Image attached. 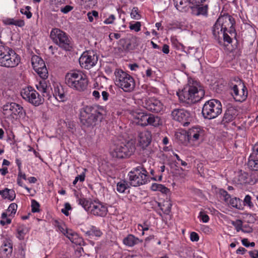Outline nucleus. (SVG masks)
<instances>
[{
    "mask_svg": "<svg viewBox=\"0 0 258 258\" xmlns=\"http://www.w3.org/2000/svg\"><path fill=\"white\" fill-rule=\"evenodd\" d=\"M123 242L125 245L132 247L139 242H142L143 240L139 239L132 234H129L123 239Z\"/></svg>",
    "mask_w": 258,
    "mask_h": 258,
    "instance_id": "obj_27",
    "label": "nucleus"
},
{
    "mask_svg": "<svg viewBox=\"0 0 258 258\" xmlns=\"http://www.w3.org/2000/svg\"><path fill=\"white\" fill-rule=\"evenodd\" d=\"M142 105L147 110L158 113L163 110V104L155 97H145L142 100Z\"/></svg>",
    "mask_w": 258,
    "mask_h": 258,
    "instance_id": "obj_16",
    "label": "nucleus"
},
{
    "mask_svg": "<svg viewBox=\"0 0 258 258\" xmlns=\"http://www.w3.org/2000/svg\"><path fill=\"white\" fill-rule=\"evenodd\" d=\"M162 124V121L160 117L148 113L147 125H150L154 127H158Z\"/></svg>",
    "mask_w": 258,
    "mask_h": 258,
    "instance_id": "obj_24",
    "label": "nucleus"
},
{
    "mask_svg": "<svg viewBox=\"0 0 258 258\" xmlns=\"http://www.w3.org/2000/svg\"><path fill=\"white\" fill-rule=\"evenodd\" d=\"M141 24L140 22H136L134 24L130 23V29L135 30L136 32H139L141 30Z\"/></svg>",
    "mask_w": 258,
    "mask_h": 258,
    "instance_id": "obj_47",
    "label": "nucleus"
},
{
    "mask_svg": "<svg viewBox=\"0 0 258 258\" xmlns=\"http://www.w3.org/2000/svg\"><path fill=\"white\" fill-rule=\"evenodd\" d=\"M3 113L5 117H9L10 116H14L16 117H24L26 115V112L23 107L20 105L15 103H7L3 107Z\"/></svg>",
    "mask_w": 258,
    "mask_h": 258,
    "instance_id": "obj_12",
    "label": "nucleus"
},
{
    "mask_svg": "<svg viewBox=\"0 0 258 258\" xmlns=\"http://www.w3.org/2000/svg\"><path fill=\"white\" fill-rule=\"evenodd\" d=\"M187 132L190 141H196L202 139L205 135L204 130L200 126H193Z\"/></svg>",
    "mask_w": 258,
    "mask_h": 258,
    "instance_id": "obj_20",
    "label": "nucleus"
},
{
    "mask_svg": "<svg viewBox=\"0 0 258 258\" xmlns=\"http://www.w3.org/2000/svg\"><path fill=\"white\" fill-rule=\"evenodd\" d=\"M19 252L20 255L22 257H24L25 256V248L22 245H20L19 246Z\"/></svg>",
    "mask_w": 258,
    "mask_h": 258,
    "instance_id": "obj_60",
    "label": "nucleus"
},
{
    "mask_svg": "<svg viewBox=\"0 0 258 258\" xmlns=\"http://www.w3.org/2000/svg\"><path fill=\"white\" fill-rule=\"evenodd\" d=\"M18 208V205L17 204L15 203H11L7 211L8 212H11V214L9 215L10 216L14 217L15 214H16V212L17 211V209Z\"/></svg>",
    "mask_w": 258,
    "mask_h": 258,
    "instance_id": "obj_43",
    "label": "nucleus"
},
{
    "mask_svg": "<svg viewBox=\"0 0 258 258\" xmlns=\"http://www.w3.org/2000/svg\"><path fill=\"white\" fill-rule=\"evenodd\" d=\"M66 236L72 242H74V237L77 236V234L72 232H69L68 230L66 231Z\"/></svg>",
    "mask_w": 258,
    "mask_h": 258,
    "instance_id": "obj_51",
    "label": "nucleus"
},
{
    "mask_svg": "<svg viewBox=\"0 0 258 258\" xmlns=\"http://www.w3.org/2000/svg\"><path fill=\"white\" fill-rule=\"evenodd\" d=\"M224 28H222V26L218 21L217 20L215 23L212 27V34L215 39L218 41L220 44H222V41L220 37V34H223Z\"/></svg>",
    "mask_w": 258,
    "mask_h": 258,
    "instance_id": "obj_23",
    "label": "nucleus"
},
{
    "mask_svg": "<svg viewBox=\"0 0 258 258\" xmlns=\"http://www.w3.org/2000/svg\"><path fill=\"white\" fill-rule=\"evenodd\" d=\"M251 200L252 198L251 196L249 195H246L243 201V206H247L250 209L253 208L254 207V205Z\"/></svg>",
    "mask_w": 258,
    "mask_h": 258,
    "instance_id": "obj_42",
    "label": "nucleus"
},
{
    "mask_svg": "<svg viewBox=\"0 0 258 258\" xmlns=\"http://www.w3.org/2000/svg\"><path fill=\"white\" fill-rule=\"evenodd\" d=\"M227 31H224L223 33V38L224 42H227L228 44H230L232 41V37L231 35L228 34Z\"/></svg>",
    "mask_w": 258,
    "mask_h": 258,
    "instance_id": "obj_46",
    "label": "nucleus"
},
{
    "mask_svg": "<svg viewBox=\"0 0 258 258\" xmlns=\"http://www.w3.org/2000/svg\"><path fill=\"white\" fill-rule=\"evenodd\" d=\"M65 83L73 90L81 92L87 89L88 80L86 75L81 72H72L66 75Z\"/></svg>",
    "mask_w": 258,
    "mask_h": 258,
    "instance_id": "obj_4",
    "label": "nucleus"
},
{
    "mask_svg": "<svg viewBox=\"0 0 258 258\" xmlns=\"http://www.w3.org/2000/svg\"><path fill=\"white\" fill-rule=\"evenodd\" d=\"M242 221L240 219H237L235 221H232L231 224L235 227V228L237 232L241 231L242 232H247L250 231L251 230L249 228L247 230L242 229Z\"/></svg>",
    "mask_w": 258,
    "mask_h": 258,
    "instance_id": "obj_33",
    "label": "nucleus"
},
{
    "mask_svg": "<svg viewBox=\"0 0 258 258\" xmlns=\"http://www.w3.org/2000/svg\"><path fill=\"white\" fill-rule=\"evenodd\" d=\"M116 84L125 92H131L135 87V82L131 75L122 70L115 72Z\"/></svg>",
    "mask_w": 258,
    "mask_h": 258,
    "instance_id": "obj_10",
    "label": "nucleus"
},
{
    "mask_svg": "<svg viewBox=\"0 0 258 258\" xmlns=\"http://www.w3.org/2000/svg\"><path fill=\"white\" fill-rule=\"evenodd\" d=\"M2 249L3 253L7 256L11 255L13 251V245L11 243H5L2 246Z\"/></svg>",
    "mask_w": 258,
    "mask_h": 258,
    "instance_id": "obj_37",
    "label": "nucleus"
},
{
    "mask_svg": "<svg viewBox=\"0 0 258 258\" xmlns=\"http://www.w3.org/2000/svg\"><path fill=\"white\" fill-rule=\"evenodd\" d=\"M248 165L254 171H258V160L253 158V156L251 155L248 161Z\"/></svg>",
    "mask_w": 258,
    "mask_h": 258,
    "instance_id": "obj_38",
    "label": "nucleus"
},
{
    "mask_svg": "<svg viewBox=\"0 0 258 258\" xmlns=\"http://www.w3.org/2000/svg\"><path fill=\"white\" fill-rule=\"evenodd\" d=\"M102 108L98 106L87 105L82 108L80 112V120L81 126L84 128H93L103 119V114L100 111Z\"/></svg>",
    "mask_w": 258,
    "mask_h": 258,
    "instance_id": "obj_2",
    "label": "nucleus"
},
{
    "mask_svg": "<svg viewBox=\"0 0 258 258\" xmlns=\"http://www.w3.org/2000/svg\"><path fill=\"white\" fill-rule=\"evenodd\" d=\"M11 221H12V220L10 218H7V219H6V220H5V219H2L0 221V224L2 226H5L6 224H10L11 223Z\"/></svg>",
    "mask_w": 258,
    "mask_h": 258,
    "instance_id": "obj_61",
    "label": "nucleus"
},
{
    "mask_svg": "<svg viewBox=\"0 0 258 258\" xmlns=\"http://www.w3.org/2000/svg\"><path fill=\"white\" fill-rule=\"evenodd\" d=\"M31 63L34 71L42 79L36 85L37 89L43 93V96H46L49 99L51 97L49 93L52 88L49 82L46 81L48 77V71L44 61L39 56L34 55L31 58Z\"/></svg>",
    "mask_w": 258,
    "mask_h": 258,
    "instance_id": "obj_1",
    "label": "nucleus"
},
{
    "mask_svg": "<svg viewBox=\"0 0 258 258\" xmlns=\"http://www.w3.org/2000/svg\"><path fill=\"white\" fill-rule=\"evenodd\" d=\"M90 208L89 213L96 216L104 217L108 213L106 204L98 200H94Z\"/></svg>",
    "mask_w": 258,
    "mask_h": 258,
    "instance_id": "obj_19",
    "label": "nucleus"
},
{
    "mask_svg": "<svg viewBox=\"0 0 258 258\" xmlns=\"http://www.w3.org/2000/svg\"><path fill=\"white\" fill-rule=\"evenodd\" d=\"M249 254L251 258H258V250H254L253 251H249Z\"/></svg>",
    "mask_w": 258,
    "mask_h": 258,
    "instance_id": "obj_59",
    "label": "nucleus"
},
{
    "mask_svg": "<svg viewBox=\"0 0 258 258\" xmlns=\"http://www.w3.org/2000/svg\"><path fill=\"white\" fill-rule=\"evenodd\" d=\"M115 17L114 15H111L109 16L108 18H107L104 21V23L106 24H112L115 20Z\"/></svg>",
    "mask_w": 258,
    "mask_h": 258,
    "instance_id": "obj_56",
    "label": "nucleus"
},
{
    "mask_svg": "<svg viewBox=\"0 0 258 258\" xmlns=\"http://www.w3.org/2000/svg\"><path fill=\"white\" fill-rule=\"evenodd\" d=\"M73 9V7L70 5H67L64 7L61 8L60 9V11L63 14H67L70 11H71Z\"/></svg>",
    "mask_w": 258,
    "mask_h": 258,
    "instance_id": "obj_54",
    "label": "nucleus"
},
{
    "mask_svg": "<svg viewBox=\"0 0 258 258\" xmlns=\"http://www.w3.org/2000/svg\"><path fill=\"white\" fill-rule=\"evenodd\" d=\"M197 85V82L191 85L189 83L181 91L177 92V95L180 101L191 104L200 101L205 96V91L201 87L198 88Z\"/></svg>",
    "mask_w": 258,
    "mask_h": 258,
    "instance_id": "obj_3",
    "label": "nucleus"
},
{
    "mask_svg": "<svg viewBox=\"0 0 258 258\" xmlns=\"http://www.w3.org/2000/svg\"><path fill=\"white\" fill-rule=\"evenodd\" d=\"M50 37L53 42L60 48L66 51H71L73 49L72 38L66 32L58 28L51 30Z\"/></svg>",
    "mask_w": 258,
    "mask_h": 258,
    "instance_id": "obj_6",
    "label": "nucleus"
},
{
    "mask_svg": "<svg viewBox=\"0 0 258 258\" xmlns=\"http://www.w3.org/2000/svg\"><path fill=\"white\" fill-rule=\"evenodd\" d=\"M162 52L165 54H168L169 52V47L167 44H164L163 46Z\"/></svg>",
    "mask_w": 258,
    "mask_h": 258,
    "instance_id": "obj_63",
    "label": "nucleus"
},
{
    "mask_svg": "<svg viewBox=\"0 0 258 258\" xmlns=\"http://www.w3.org/2000/svg\"><path fill=\"white\" fill-rule=\"evenodd\" d=\"M237 115V110L234 107H229L224 113L222 123L225 124L232 121L234 119Z\"/></svg>",
    "mask_w": 258,
    "mask_h": 258,
    "instance_id": "obj_21",
    "label": "nucleus"
},
{
    "mask_svg": "<svg viewBox=\"0 0 258 258\" xmlns=\"http://www.w3.org/2000/svg\"><path fill=\"white\" fill-rule=\"evenodd\" d=\"M4 24L6 25H14V19L7 18L3 20Z\"/></svg>",
    "mask_w": 258,
    "mask_h": 258,
    "instance_id": "obj_55",
    "label": "nucleus"
},
{
    "mask_svg": "<svg viewBox=\"0 0 258 258\" xmlns=\"http://www.w3.org/2000/svg\"><path fill=\"white\" fill-rule=\"evenodd\" d=\"M199 217L204 223H207L209 220V216L207 214H205L203 212H200L199 214Z\"/></svg>",
    "mask_w": 258,
    "mask_h": 258,
    "instance_id": "obj_53",
    "label": "nucleus"
},
{
    "mask_svg": "<svg viewBox=\"0 0 258 258\" xmlns=\"http://www.w3.org/2000/svg\"><path fill=\"white\" fill-rule=\"evenodd\" d=\"M138 8H133L131 14L132 18H134L135 19H139L140 18V15L138 14Z\"/></svg>",
    "mask_w": 258,
    "mask_h": 258,
    "instance_id": "obj_50",
    "label": "nucleus"
},
{
    "mask_svg": "<svg viewBox=\"0 0 258 258\" xmlns=\"http://www.w3.org/2000/svg\"><path fill=\"white\" fill-rule=\"evenodd\" d=\"M85 234L87 236H95L97 237H100L102 235V232L101 230L94 226H92L90 230L86 231Z\"/></svg>",
    "mask_w": 258,
    "mask_h": 258,
    "instance_id": "obj_34",
    "label": "nucleus"
},
{
    "mask_svg": "<svg viewBox=\"0 0 258 258\" xmlns=\"http://www.w3.org/2000/svg\"><path fill=\"white\" fill-rule=\"evenodd\" d=\"M151 189L153 191H159L163 194H166L169 191V189L164 185L156 183H154L152 184Z\"/></svg>",
    "mask_w": 258,
    "mask_h": 258,
    "instance_id": "obj_32",
    "label": "nucleus"
},
{
    "mask_svg": "<svg viewBox=\"0 0 258 258\" xmlns=\"http://www.w3.org/2000/svg\"><path fill=\"white\" fill-rule=\"evenodd\" d=\"M219 195L223 198V200L225 202H227L231 198L230 195L228 193V192L226 190L223 189H220L219 190Z\"/></svg>",
    "mask_w": 258,
    "mask_h": 258,
    "instance_id": "obj_48",
    "label": "nucleus"
},
{
    "mask_svg": "<svg viewBox=\"0 0 258 258\" xmlns=\"http://www.w3.org/2000/svg\"><path fill=\"white\" fill-rule=\"evenodd\" d=\"M238 86L239 85L237 83V84L234 85L232 81H229L228 83V86L233 91L234 95L232 94V95L235 96V99H236L238 97H239Z\"/></svg>",
    "mask_w": 258,
    "mask_h": 258,
    "instance_id": "obj_41",
    "label": "nucleus"
},
{
    "mask_svg": "<svg viewBox=\"0 0 258 258\" xmlns=\"http://www.w3.org/2000/svg\"><path fill=\"white\" fill-rule=\"evenodd\" d=\"M71 210H72L71 205L69 203H66L64 204V208L62 209L61 211L64 215L68 216L69 215V211Z\"/></svg>",
    "mask_w": 258,
    "mask_h": 258,
    "instance_id": "obj_49",
    "label": "nucleus"
},
{
    "mask_svg": "<svg viewBox=\"0 0 258 258\" xmlns=\"http://www.w3.org/2000/svg\"><path fill=\"white\" fill-rule=\"evenodd\" d=\"M190 4L189 0H176L175 6L176 9L182 12H186L188 9V5Z\"/></svg>",
    "mask_w": 258,
    "mask_h": 258,
    "instance_id": "obj_29",
    "label": "nucleus"
},
{
    "mask_svg": "<svg viewBox=\"0 0 258 258\" xmlns=\"http://www.w3.org/2000/svg\"><path fill=\"white\" fill-rule=\"evenodd\" d=\"M218 23H220L222 26V28H224V31H227V32L234 36L236 39L237 33L234 27L235 21L234 19L228 13L221 15L217 19Z\"/></svg>",
    "mask_w": 258,
    "mask_h": 258,
    "instance_id": "obj_13",
    "label": "nucleus"
},
{
    "mask_svg": "<svg viewBox=\"0 0 258 258\" xmlns=\"http://www.w3.org/2000/svg\"><path fill=\"white\" fill-rule=\"evenodd\" d=\"M139 137L140 145L143 149H145L151 142V135L149 132H146L141 133Z\"/></svg>",
    "mask_w": 258,
    "mask_h": 258,
    "instance_id": "obj_22",
    "label": "nucleus"
},
{
    "mask_svg": "<svg viewBox=\"0 0 258 258\" xmlns=\"http://www.w3.org/2000/svg\"><path fill=\"white\" fill-rule=\"evenodd\" d=\"M52 93L53 96L59 101H64L66 100V97L61 86L58 85L54 86V91Z\"/></svg>",
    "mask_w": 258,
    "mask_h": 258,
    "instance_id": "obj_26",
    "label": "nucleus"
},
{
    "mask_svg": "<svg viewBox=\"0 0 258 258\" xmlns=\"http://www.w3.org/2000/svg\"><path fill=\"white\" fill-rule=\"evenodd\" d=\"M242 201L239 198H234L230 200V205L237 209L242 210L243 207L241 204Z\"/></svg>",
    "mask_w": 258,
    "mask_h": 258,
    "instance_id": "obj_36",
    "label": "nucleus"
},
{
    "mask_svg": "<svg viewBox=\"0 0 258 258\" xmlns=\"http://www.w3.org/2000/svg\"><path fill=\"white\" fill-rule=\"evenodd\" d=\"M21 57L12 48L5 45H0V66L13 68L19 65Z\"/></svg>",
    "mask_w": 258,
    "mask_h": 258,
    "instance_id": "obj_5",
    "label": "nucleus"
},
{
    "mask_svg": "<svg viewBox=\"0 0 258 258\" xmlns=\"http://www.w3.org/2000/svg\"><path fill=\"white\" fill-rule=\"evenodd\" d=\"M14 25L19 27H22L25 25V22L23 20H15Z\"/></svg>",
    "mask_w": 258,
    "mask_h": 258,
    "instance_id": "obj_58",
    "label": "nucleus"
},
{
    "mask_svg": "<svg viewBox=\"0 0 258 258\" xmlns=\"http://www.w3.org/2000/svg\"><path fill=\"white\" fill-rule=\"evenodd\" d=\"M136 150V147L130 141L119 142L114 145L110 154L113 158L123 159L130 157Z\"/></svg>",
    "mask_w": 258,
    "mask_h": 258,
    "instance_id": "obj_7",
    "label": "nucleus"
},
{
    "mask_svg": "<svg viewBox=\"0 0 258 258\" xmlns=\"http://www.w3.org/2000/svg\"><path fill=\"white\" fill-rule=\"evenodd\" d=\"M118 44L120 48L127 52L133 50L139 44V39L135 36L128 35L126 37L119 40Z\"/></svg>",
    "mask_w": 258,
    "mask_h": 258,
    "instance_id": "obj_18",
    "label": "nucleus"
},
{
    "mask_svg": "<svg viewBox=\"0 0 258 258\" xmlns=\"http://www.w3.org/2000/svg\"><path fill=\"white\" fill-rule=\"evenodd\" d=\"M176 138L179 141V144L186 145L190 142L189 139L187 131L177 133L175 135Z\"/></svg>",
    "mask_w": 258,
    "mask_h": 258,
    "instance_id": "obj_30",
    "label": "nucleus"
},
{
    "mask_svg": "<svg viewBox=\"0 0 258 258\" xmlns=\"http://www.w3.org/2000/svg\"><path fill=\"white\" fill-rule=\"evenodd\" d=\"M134 118L137 120L136 123L143 126H147L148 113L145 112H136L134 114Z\"/></svg>",
    "mask_w": 258,
    "mask_h": 258,
    "instance_id": "obj_25",
    "label": "nucleus"
},
{
    "mask_svg": "<svg viewBox=\"0 0 258 258\" xmlns=\"http://www.w3.org/2000/svg\"><path fill=\"white\" fill-rule=\"evenodd\" d=\"M67 126L69 132L74 133L76 131V125L73 122L68 121L67 123Z\"/></svg>",
    "mask_w": 258,
    "mask_h": 258,
    "instance_id": "obj_52",
    "label": "nucleus"
},
{
    "mask_svg": "<svg viewBox=\"0 0 258 258\" xmlns=\"http://www.w3.org/2000/svg\"><path fill=\"white\" fill-rule=\"evenodd\" d=\"M210 0H189L192 6L189 7L191 10V13L196 16L208 15V4L204 5L205 3H209Z\"/></svg>",
    "mask_w": 258,
    "mask_h": 258,
    "instance_id": "obj_17",
    "label": "nucleus"
},
{
    "mask_svg": "<svg viewBox=\"0 0 258 258\" xmlns=\"http://www.w3.org/2000/svg\"><path fill=\"white\" fill-rule=\"evenodd\" d=\"M21 95L24 99L35 106H38L44 102V99L41 98L38 93L31 86L23 88L21 91Z\"/></svg>",
    "mask_w": 258,
    "mask_h": 258,
    "instance_id": "obj_11",
    "label": "nucleus"
},
{
    "mask_svg": "<svg viewBox=\"0 0 258 258\" xmlns=\"http://www.w3.org/2000/svg\"><path fill=\"white\" fill-rule=\"evenodd\" d=\"M130 187L127 183L125 181H121L117 183L116 185V190L120 193H123L125 190Z\"/></svg>",
    "mask_w": 258,
    "mask_h": 258,
    "instance_id": "obj_40",
    "label": "nucleus"
},
{
    "mask_svg": "<svg viewBox=\"0 0 258 258\" xmlns=\"http://www.w3.org/2000/svg\"><path fill=\"white\" fill-rule=\"evenodd\" d=\"M130 185L139 186L146 184L148 181V172L142 165L134 168L128 174Z\"/></svg>",
    "mask_w": 258,
    "mask_h": 258,
    "instance_id": "obj_9",
    "label": "nucleus"
},
{
    "mask_svg": "<svg viewBox=\"0 0 258 258\" xmlns=\"http://www.w3.org/2000/svg\"><path fill=\"white\" fill-rule=\"evenodd\" d=\"M171 115L173 119L180 122L184 126H188L193 120L190 112L183 108L173 109Z\"/></svg>",
    "mask_w": 258,
    "mask_h": 258,
    "instance_id": "obj_15",
    "label": "nucleus"
},
{
    "mask_svg": "<svg viewBox=\"0 0 258 258\" xmlns=\"http://www.w3.org/2000/svg\"><path fill=\"white\" fill-rule=\"evenodd\" d=\"M31 7L30 6H26L25 10L24 9H20V13L22 14L26 15L27 19H30L32 17V14L31 12L30 11L31 9Z\"/></svg>",
    "mask_w": 258,
    "mask_h": 258,
    "instance_id": "obj_44",
    "label": "nucleus"
},
{
    "mask_svg": "<svg viewBox=\"0 0 258 258\" xmlns=\"http://www.w3.org/2000/svg\"><path fill=\"white\" fill-rule=\"evenodd\" d=\"M17 231L18 238L20 240H23L25 238V235L28 232V229L24 226H20L17 228Z\"/></svg>",
    "mask_w": 258,
    "mask_h": 258,
    "instance_id": "obj_35",
    "label": "nucleus"
},
{
    "mask_svg": "<svg viewBox=\"0 0 258 258\" xmlns=\"http://www.w3.org/2000/svg\"><path fill=\"white\" fill-rule=\"evenodd\" d=\"M31 207H32V212L36 213L39 212L40 205L35 200H31Z\"/></svg>",
    "mask_w": 258,
    "mask_h": 258,
    "instance_id": "obj_45",
    "label": "nucleus"
},
{
    "mask_svg": "<svg viewBox=\"0 0 258 258\" xmlns=\"http://www.w3.org/2000/svg\"><path fill=\"white\" fill-rule=\"evenodd\" d=\"M78 201L79 204L81 205L86 211L89 212L93 201L84 198H81Z\"/></svg>",
    "mask_w": 258,
    "mask_h": 258,
    "instance_id": "obj_31",
    "label": "nucleus"
},
{
    "mask_svg": "<svg viewBox=\"0 0 258 258\" xmlns=\"http://www.w3.org/2000/svg\"><path fill=\"white\" fill-rule=\"evenodd\" d=\"M222 111L221 102L217 99H211L203 105L202 114L205 119H212L219 116Z\"/></svg>",
    "mask_w": 258,
    "mask_h": 258,
    "instance_id": "obj_8",
    "label": "nucleus"
},
{
    "mask_svg": "<svg viewBox=\"0 0 258 258\" xmlns=\"http://www.w3.org/2000/svg\"><path fill=\"white\" fill-rule=\"evenodd\" d=\"M66 0H51V2L55 5H61L66 3Z\"/></svg>",
    "mask_w": 258,
    "mask_h": 258,
    "instance_id": "obj_62",
    "label": "nucleus"
},
{
    "mask_svg": "<svg viewBox=\"0 0 258 258\" xmlns=\"http://www.w3.org/2000/svg\"><path fill=\"white\" fill-rule=\"evenodd\" d=\"M101 94H102V98H103V100L107 101L108 100V97L109 96V93L108 92H107L106 91H102L101 92Z\"/></svg>",
    "mask_w": 258,
    "mask_h": 258,
    "instance_id": "obj_64",
    "label": "nucleus"
},
{
    "mask_svg": "<svg viewBox=\"0 0 258 258\" xmlns=\"http://www.w3.org/2000/svg\"><path fill=\"white\" fill-rule=\"evenodd\" d=\"M190 238L192 241H198L199 240V236L196 232H192L190 235Z\"/></svg>",
    "mask_w": 258,
    "mask_h": 258,
    "instance_id": "obj_57",
    "label": "nucleus"
},
{
    "mask_svg": "<svg viewBox=\"0 0 258 258\" xmlns=\"http://www.w3.org/2000/svg\"><path fill=\"white\" fill-rule=\"evenodd\" d=\"M4 199H8L10 201H13L16 198V194L13 189L5 188Z\"/></svg>",
    "mask_w": 258,
    "mask_h": 258,
    "instance_id": "obj_39",
    "label": "nucleus"
},
{
    "mask_svg": "<svg viewBox=\"0 0 258 258\" xmlns=\"http://www.w3.org/2000/svg\"><path fill=\"white\" fill-rule=\"evenodd\" d=\"M233 81L236 82L239 86H242V94H239V98L237 99V101L244 100L246 99L247 95V89L245 85H244L243 81L237 77L234 78Z\"/></svg>",
    "mask_w": 258,
    "mask_h": 258,
    "instance_id": "obj_28",
    "label": "nucleus"
},
{
    "mask_svg": "<svg viewBox=\"0 0 258 258\" xmlns=\"http://www.w3.org/2000/svg\"><path fill=\"white\" fill-rule=\"evenodd\" d=\"M79 61L82 68L89 70L97 63L98 55L93 50H87L82 53Z\"/></svg>",
    "mask_w": 258,
    "mask_h": 258,
    "instance_id": "obj_14",
    "label": "nucleus"
}]
</instances>
